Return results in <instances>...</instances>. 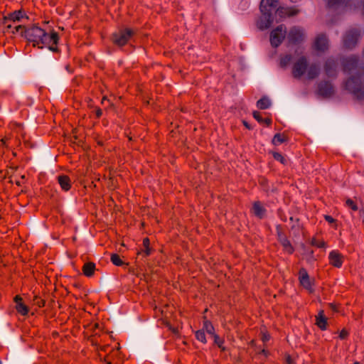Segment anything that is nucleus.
I'll list each match as a JSON object with an SVG mask.
<instances>
[{"mask_svg": "<svg viewBox=\"0 0 364 364\" xmlns=\"http://www.w3.org/2000/svg\"><path fill=\"white\" fill-rule=\"evenodd\" d=\"M272 155L275 160L281 162L282 164H286L287 160L280 153L273 152Z\"/></svg>", "mask_w": 364, "mask_h": 364, "instance_id": "40", "label": "nucleus"}, {"mask_svg": "<svg viewBox=\"0 0 364 364\" xmlns=\"http://www.w3.org/2000/svg\"><path fill=\"white\" fill-rule=\"evenodd\" d=\"M299 281L300 284L306 289L310 291L311 292L313 291L312 289V282L310 279L309 275L306 271V269L304 267L301 268L299 271Z\"/></svg>", "mask_w": 364, "mask_h": 364, "instance_id": "14", "label": "nucleus"}, {"mask_svg": "<svg viewBox=\"0 0 364 364\" xmlns=\"http://www.w3.org/2000/svg\"><path fill=\"white\" fill-rule=\"evenodd\" d=\"M293 220H294L293 217H291V218H290V220H291V221H293Z\"/></svg>", "mask_w": 364, "mask_h": 364, "instance_id": "57", "label": "nucleus"}, {"mask_svg": "<svg viewBox=\"0 0 364 364\" xmlns=\"http://www.w3.org/2000/svg\"><path fill=\"white\" fill-rule=\"evenodd\" d=\"M111 262L116 266L120 267L122 266L124 262L120 258V256L118 254H112L110 257Z\"/></svg>", "mask_w": 364, "mask_h": 364, "instance_id": "34", "label": "nucleus"}, {"mask_svg": "<svg viewBox=\"0 0 364 364\" xmlns=\"http://www.w3.org/2000/svg\"><path fill=\"white\" fill-rule=\"evenodd\" d=\"M329 306L333 311H337L336 305L333 304H329Z\"/></svg>", "mask_w": 364, "mask_h": 364, "instance_id": "52", "label": "nucleus"}, {"mask_svg": "<svg viewBox=\"0 0 364 364\" xmlns=\"http://www.w3.org/2000/svg\"><path fill=\"white\" fill-rule=\"evenodd\" d=\"M95 270L96 265L93 262H87L82 267V274L87 277H92L95 274Z\"/></svg>", "mask_w": 364, "mask_h": 364, "instance_id": "23", "label": "nucleus"}, {"mask_svg": "<svg viewBox=\"0 0 364 364\" xmlns=\"http://www.w3.org/2000/svg\"><path fill=\"white\" fill-rule=\"evenodd\" d=\"M363 55H364V48H363Z\"/></svg>", "mask_w": 364, "mask_h": 364, "instance_id": "59", "label": "nucleus"}, {"mask_svg": "<svg viewBox=\"0 0 364 364\" xmlns=\"http://www.w3.org/2000/svg\"><path fill=\"white\" fill-rule=\"evenodd\" d=\"M60 188L64 191H68L72 187L70 178L67 175H60L57 177Z\"/></svg>", "mask_w": 364, "mask_h": 364, "instance_id": "21", "label": "nucleus"}, {"mask_svg": "<svg viewBox=\"0 0 364 364\" xmlns=\"http://www.w3.org/2000/svg\"><path fill=\"white\" fill-rule=\"evenodd\" d=\"M24 38L28 41L33 43V46H37L38 48H43L44 46L54 52L59 53L58 44L59 41L58 33L52 31L50 33H48L44 29L40 28L36 25H32L27 28L26 31H24Z\"/></svg>", "mask_w": 364, "mask_h": 364, "instance_id": "1", "label": "nucleus"}, {"mask_svg": "<svg viewBox=\"0 0 364 364\" xmlns=\"http://www.w3.org/2000/svg\"><path fill=\"white\" fill-rule=\"evenodd\" d=\"M311 245L318 248H323L326 247V242L323 240H318L315 237L312 238Z\"/></svg>", "mask_w": 364, "mask_h": 364, "instance_id": "37", "label": "nucleus"}, {"mask_svg": "<svg viewBox=\"0 0 364 364\" xmlns=\"http://www.w3.org/2000/svg\"><path fill=\"white\" fill-rule=\"evenodd\" d=\"M261 339L264 343H265L270 339V336L267 333H262Z\"/></svg>", "mask_w": 364, "mask_h": 364, "instance_id": "45", "label": "nucleus"}, {"mask_svg": "<svg viewBox=\"0 0 364 364\" xmlns=\"http://www.w3.org/2000/svg\"><path fill=\"white\" fill-rule=\"evenodd\" d=\"M308 68L307 58L305 56L300 57L294 64L292 75L294 78L299 79L306 72Z\"/></svg>", "mask_w": 364, "mask_h": 364, "instance_id": "8", "label": "nucleus"}, {"mask_svg": "<svg viewBox=\"0 0 364 364\" xmlns=\"http://www.w3.org/2000/svg\"><path fill=\"white\" fill-rule=\"evenodd\" d=\"M318 94L325 98L330 97L334 94V87L329 81H321L318 85Z\"/></svg>", "mask_w": 364, "mask_h": 364, "instance_id": "11", "label": "nucleus"}, {"mask_svg": "<svg viewBox=\"0 0 364 364\" xmlns=\"http://www.w3.org/2000/svg\"><path fill=\"white\" fill-rule=\"evenodd\" d=\"M260 354H262V355H265V356H267V355H268V354H269V352H268V350H265V349H262V350H261V352H260Z\"/></svg>", "mask_w": 364, "mask_h": 364, "instance_id": "51", "label": "nucleus"}, {"mask_svg": "<svg viewBox=\"0 0 364 364\" xmlns=\"http://www.w3.org/2000/svg\"><path fill=\"white\" fill-rule=\"evenodd\" d=\"M252 213L258 218L262 219L266 215V209L260 201H255L252 205Z\"/></svg>", "mask_w": 364, "mask_h": 364, "instance_id": "22", "label": "nucleus"}, {"mask_svg": "<svg viewBox=\"0 0 364 364\" xmlns=\"http://www.w3.org/2000/svg\"><path fill=\"white\" fill-rule=\"evenodd\" d=\"M273 16L265 13H262V15L256 22V25L259 30L263 31L268 28L273 23Z\"/></svg>", "mask_w": 364, "mask_h": 364, "instance_id": "15", "label": "nucleus"}, {"mask_svg": "<svg viewBox=\"0 0 364 364\" xmlns=\"http://www.w3.org/2000/svg\"><path fill=\"white\" fill-rule=\"evenodd\" d=\"M298 0H290L291 2H293V3H295Z\"/></svg>", "mask_w": 364, "mask_h": 364, "instance_id": "55", "label": "nucleus"}, {"mask_svg": "<svg viewBox=\"0 0 364 364\" xmlns=\"http://www.w3.org/2000/svg\"><path fill=\"white\" fill-rule=\"evenodd\" d=\"M14 301L16 303V309L19 314L26 316L28 314L29 308L23 303V299L20 295L15 296Z\"/></svg>", "mask_w": 364, "mask_h": 364, "instance_id": "18", "label": "nucleus"}, {"mask_svg": "<svg viewBox=\"0 0 364 364\" xmlns=\"http://www.w3.org/2000/svg\"><path fill=\"white\" fill-rule=\"evenodd\" d=\"M288 43L290 45H298L301 43L305 38V33L302 28L293 26L290 28L287 34Z\"/></svg>", "mask_w": 364, "mask_h": 364, "instance_id": "5", "label": "nucleus"}, {"mask_svg": "<svg viewBox=\"0 0 364 364\" xmlns=\"http://www.w3.org/2000/svg\"><path fill=\"white\" fill-rule=\"evenodd\" d=\"M293 57L291 54L281 55L279 58V66L282 68H286L292 61Z\"/></svg>", "mask_w": 364, "mask_h": 364, "instance_id": "29", "label": "nucleus"}, {"mask_svg": "<svg viewBox=\"0 0 364 364\" xmlns=\"http://www.w3.org/2000/svg\"><path fill=\"white\" fill-rule=\"evenodd\" d=\"M346 205L347 207L353 210V211H357L358 210V207L355 201H353L350 198H348L346 200Z\"/></svg>", "mask_w": 364, "mask_h": 364, "instance_id": "39", "label": "nucleus"}, {"mask_svg": "<svg viewBox=\"0 0 364 364\" xmlns=\"http://www.w3.org/2000/svg\"><path fill=\"white\" fill-rule=\"evenodd\" d=\"M359 216L362 220L363 223L364 224V209H361L359 210Z\"/></svg>", "mask_w": 364, "mask_h": 364, "instance_id": "49", "label": "nucleus"}, {"mask_svg": "<svg viewBox=\"0 0 364 364\" xmlns=\"http://www.w3.org/2000/svg\"><path fill=\"white\" fill-rule=\"evenodd\" d=\"M287 35L286 27L284 25L277 26L270 33V43L272 47L277 48L283 42Z\"/></svg>", "mask_w": 364, "mask_h": 364, "instance_id": "6", "label": "nucleus"}, {"mask_svg": "<svg viewBox=\"0 0 364 364\" xmlns=\"http://www.w3.org/2000/svg\"><path fill=\"white\" fill-rule=\"evenodd\" d=\"M363 14H364V0H363Z\"/></svg>", "mask_w": 364, "mask_h": 364, "instance_id": "54", "label": "nucleus"}, {"mask_svg": "<svg viewBox=\"0 0 364 364\" xmlns=\"http://www.w3.org/2000/svg\"><path fill=\"white\" fill-rule=\"evenodd\" d=\"M358 71L360 74L357 76H359L361 78V75H364V64L359 68Z\"/></svg>", "mask_w": 364, "mask_h": 364, "instance_id": "47", "label": "nucleus"}, {"mask_svg": "<svg viewBox=\"0 0 364 364\" xmlns=\"http://www.w3.org/2000/svg\"><path fill=\"white\" fill-rule=\"evenodd\" d=\"M16 184L18 186H21V183H20V181H16Z\"/></svg>", "mask_w": 364, "mask_h": 364, "instance_id": "53", "label": "nucleus"}, {"mask_svg": "<svg viewBox=\"0 0 364 364\" xmlns=\"http://www.w3.org/2000/svg\"><path fill=\"white\" fill-rule=\"evenodd\" d=\"M324 219L326 221H327L329 223H334L336 221L332 216L328 215H325Z\"/></svg>", "mask_w": 364, "mask_h": 364, "instance_id": "43", "label": "nucleus"}, {"mask_svg": "<svg viewBox=\"0 0 364 364\" xmlns=\"http://www.w3.org/2000/svg\"><path fill=\"white\" fill-rule=\"evenodd\" d=\"M135 33L136 32L133 29L125 28L112 33L111 39L114 45L122 47L127 44Z\"/></svg>", "mask_w": 364, "mask_h": 364, "instance_id": "3", "label": "nucleus"}, {"mask_svg": "<svg viewBox=\"0 0 364 364\" xmlns=\"http://www.w3.org/2000/svg\"><path fill=\"white\" fill-rule=\"evenodd\" d=\"M353 364H360L359 362L356 361Z\"/></svg>", "mask_w": 364, "mask_h": 364, "instance_id": "58", "label": "nucleus"}, {"mask_svg": "<svg viewBox=\"0 0 364 364\" xmlns=\"http://www.w3.org/2000/svg\"><path fill=\"white\" fill-rule=\"evenodd\" d=\"M328 318L325 316L324 311L320 310L318 315L316 316V325L322 331L327 328Z\"/></svg>", "mask_w": 364, "mask_h": 364, "instance_id": "20", "label": "nucleus"}, {"mask_svg": "<svg viewBox=\"0 0 364 364\" xmlns=\"http://www.w3.org/2000/svg\"><path fill=\"white\" fill-rule=\"evenodd\" d=\"M277 0H262L259 5V9L261 13H265L273 16V11L277 9Z\"/></svg>", "mask_w": 364, "mask_h": 364, "instance_id": "13", "label": "nucleus"}, {"mask_svg": "<svg viewBox=\"0 0 364 364\" xmlns=\"http://www.w3.org/2000/svg\"><path fill=\"white\" fill-rule=\"evenodd\" d=\"M337 67L338 63L334 58H328L323 65L325 74L328 77H336L337 76Z\"/></svg>", "mask_w": 364, "mask_h": 364, "instance_id": "12", "label": "nucleus"}, {"mask_svg": "<svg viewBox=\"0 0 364 364\" xmlns=\"http://www.w3.org/2000/svg\"><path fill=\"white\" fill-rule=\"evenodd\" d=\"M203 331L205 330L208 334L213 336L215 333V328L212 323L207 320L205 317H204L203 320Z\"/></svg>", "mask_w": 364, "mask_h": 364, "instance_id": "31", "label": "nucleus"}, {"mask_svg": "<svg viewBox=\"0 0 364 364\" xmlns=\"http://www.w3.org/2000/svg\"><path fill=\"white\" fill-rule=\"evenodd\" d=\"M1 141H2L4 144H5V143H6V139H1Z\"/></svg>", "mask_w": 364, "mask_h": 364, "instance_id": "56", "label": "nucleus"}, {"mask_svg": "<svg viewBox=\"0 0 364 364\" xmlns=\"http://www.w3.org/2000/svg\"><path fill=\"white\" fill-rule=\"evenodd\" d=\"M279 242L282 245L284 250L287 253H288L289 255H291L294 253V248L291 244L290 241L288 240V238H286Z\"/></svg>", "mask_w": 364, "mask_h": 364, "instance_id": "30", "label": "nucleus"}, {"mask_svg": "<svg viewBox=\"0 0 364 364\" xmlns=\"http://www.w3.org/2000/svg\"><path fill=\"white\" fill-rule=\"evenodd\" d=\"M33 302L35 305L38 306V307L41 308L45 306L46 301L44 299H41L38 296H34L33 299Z\"/></svg>", "mask_w": 364, "mask_h": 364, "instance_id": "38", "label": "nucleus"}, {"mask_svg": "<svg viewBox=\"0 0 364 364\" xmlns=\"http://www.w3.org/2000/svg\"><path fill=\"white\" fill-rule=\"evenodd\" d=\"M359 58L356 55H350L342 60V69L345 73H350L358 68Z\"/></svg>", "mask_w": 364, "mask_h": 364, "instance_id": "10", "label": "nucleus"}, {"mask_svg": "<svg viewBox=\"0 0 364 364\" xmlns=\"http://www.w3.org/2000/svg\"><path fill=\"white\" fill-rule=\"evenodd\" d=\"M328 48V40L324 33L318 34L314 41V48L317 51L324 52Z\"/></svg>", "mask_w": 364, "mask_h": 364, "instance_id": "16", "label": "nucleus"}, {"mask_svg": "<svg viewBox=\"0 0 364 364\" xmlns=\"http://www.w3.org/2000/svg\"><path fill=\"white\" fill-rule=\"evenodd\" d=\"M285 364H295L294 360L290 355H286Z\"/></svg>", "mask_w": 364, "mask_h": 364, "instance_id": "44", "label": "nucleus"}, {"mask_svg": "<svg viewBox=\"0 0 364 364\" xmlns=\"http://www.w3.org/2000/svg\"><path fill=\"white\" fill-rule=\"evenodd\" d=\"M259 184L262 186L264 191L268 192L269 187L268 185V181L265 178H262L259 181Z\"/></svg>", "mask_w": 364, "mask_h": 364, "instance_id": "41", "label": "nucleus"}, {"mask_svg": "<svg viewBox=\"0 0 364 364\" xmlns=\"http://www.w3.org/2000/svg\"><path fill=\"white\" fill-rule=\"evenodd\" d=\"M276 230H277V239H278L279 242H281L283 240L287 238L280 225H279L276 227Z\"/></svg>", "mask_w": 364, "mask_h": 364, "instance_id": "36", "label": "nucleus"}, {"mask_svg": "<svg viewBox=\"0 0 364 364\" xmlns=\"http://www.w3.org/2000/svg\"><path fill=\"white\" fill-rule=\"evenodd\" d=\"M271 106V102L267 97H262L257 102V107L260 109H268Z\"/></svg>", "mask_w": 364, "mask_h": 364, "instance_id": "28", "label": "nucleus"}, {"mask_svg": "<svg viewBox=\"0 0 364 364\" xmlns=\"http://www.w3.org/2000/svg\"><path fill=\"white\" fill-rule=\"evenodd\" d=\"M343 256L336 250H333L329 253V264L335 267L340 268L343 263Z\"/></svg>", "mask_w": 364, "mask_h": 364, "instance_id": "17", "label": "nucleus"}, {"mask_svg": "<svg viewBox=\"0 0 364 364\" xmlns=\"http://www.w3.org/2000/svg\"><path fill=\"white\" fill-rule=\"evenodd\" d=\"M289 137L284 133H277L272 139V144L275 146L288 141Z\"/></svg>", "mask_w": 364, "mask_h": 364, "instance_id": "26", "label": "nucleus"}, {"mask_svg": "<svg viewBox=\"0 0 364 364\" xmlns=\"http://www.w3.org/2000/svg\"><path fill=\"white\" fill-rule=\"evenodd\" d=\"M96 118L100 119L102 115V111L100 108H97L95 110Z\"/></svg>", "mask_w": 364, "mask_h": 364, "instance_id": "46", "label": "nucleus"}, {"mask_svg": "<svg viewBox=\"0 0 364 364\" xmlns=\"http://www.w3.org/2000/svg\"><path fill=\"white\" fill-rule=\"evenodd\" d=\"M253 117L259 122V123H264L267 127H269L272 124V119L267 117L263 119L262 114L258 111H254L252 113Z\"/></svg>", "mask_w": 364, "mask_h": 364, "instance_id": "27", "label": "nucleus"}, {"mask_svg": "<svg viewBox=\"0 0 364 364\" xmlns=\"http://www.w3.org/2000/svg\"><path fill=\"white\" fill-rule=\"evenodd\" d=\"M27 28L28 27H26L25 26H23V25H16V26L13 25V28H12L13 30L11 32L13 34H15L16 33H20L21 36L22 37H24V34H26V33L24 31H26Z\"/></svg>", "mask_w": 364, "mask_h": 364, "instance_id": "33", "label": "nucleus"}, {"mask_svg": "<svg viewBox=\"0 0 364 364\" xmlns=\"http://www.w3.org/2000/svg\"><path fill=\"white\" fill-rule=\"evenodd\" d=\"M195 334L196 338L198 341H200L203 343H207L206 336L203 329L196 331Z\"/></svg>", "mask_w": 364, "mask_h": 364, "instance_id": "35", "label": "nucleus"}, {"mask_svg": "<svg viewBox=\"0 0 364 364\" xmlns=\"http://www.w3.org/2000/svg\"><path fill=\"white\" fill-rule=\"evenodd\" d=\"M277 11L278 12L279 15L281 17L284 16H294L297 15L299 13V10L296 9L295 6H291V7H279L277 9Z\"/></svg>", "mask_w": 364, "mask_h": 364, "instance_id": "19", "label": "nucleus"}, {"mask_svg": "<svg viewBox=\"0 0 364 364\" xmlns=\"http://www.w3.org/2000/svg\"><path fill=\"white\" fill-rule=\"evenodd\" d=\"M142 245L144 247V250H141V251L138 252L137 255H139L143 254L144 257L149 256L153 250L150 247V240L149 239V237H145L143 239Z\"/></svg>", "mask_w": 364, "mask_h": 364, "instance_id": "25", "label": "nucleus"}, {"mask_svg": "<svg viewBox=\"0 0 364 364\" xmlns=\"http://www.w3.org/2000/svg\"><path fill=\"white\" fill-rule=\"evenodd\" d=\"M306 70H307L308 78L310 80L315 79L319 75V67L316 63L311 64L307 68Z\"/></svg>", "mask_w": 364, "mask_h": 364, "instance_id": "24", "label": "nucleus"}, {"mask_svg": "<svg viewBox=\"0 0 364 364\" xmlns=\"http://www.w3.org/2000/svg\"><path fill=\"white\" fill-rule=\"evenodd\" d=\"M23 18H28L26 13L22 10L15 11L7 16H4L2 18V24L4 26V32L9 33L10 30L13 28V24L21 21Z\"/></svg>", "mask_w": 364, "mask_h": 364, "instance_id": "4", "label": "nucleus"}, {"mask_svg": "<svg viewBox=\"0 0 364 364\" xmlns=\"http://www.w3.org/2000/svg\"><path fill=\"white\" fill-rule=\"evenodd\" d=\"M214 339V343L218 346V347L220 349L221 351H225L226 348L223 346L225 341L223 338H220V336L218 334H214L213 336Z\"/></svg>", "mask_w": 364, "mask_h": 364, "instance_id": "32", "label": "nucleus"}, {"mask_svg": "<svg viewBox=\"0 0 364 364\" xmlns=\"http://www.w3.org/2000/svg\"><path fill=\"white\" fill-rule=\"evenodd\" d=\"M349 335V333L346 329H342L339 333V338L342 340L346 339Z\"/></svg>", "mask_w": 364, "mask_h": 364, "instance_id": "42", "label": "nucleus"}, {"mask_svg": "<svg viewBox=\"0 0 364 364\" xmlns=\"http://www.w3.org/2000/svg\"><path fill=\"white\" fill-rule=\"evenodd\" d=\"M105 361L107 364H112V360L110 359V357L109 355L105 357Z\"/></svg>", "mask_w": 364, "mask_h": 364, "instance_id": "50", "label": "nucleus"}, {"mask_svg": "<svg viewBox=\"0 0 364 364\" xmlns=\"http://www.w3.org/2000/svg\"><path fill=\"white\" fill-rule=\"evenodd\" d=\"M328 8L352 9L357 7L358 0H326Z\"/></svg>", "mask_w": 364, "mask_h": 364, "instance_id": "9", "label": "nucleus"}, {"mask_svg": "<svg viewBox=\"0 0 364 364\" xmlns=\"http://www.w3.org/2000/svg\"><path fill=\"white\" fill-rule=\"evenodd\" d=\"M344 88L358 100H364V82L359 76H350L343 82Z\"/></svg>", "mask_w": 364, "mask_h": 364, "instance_id": "2", "label": "nucleus"}, {"mask_svg": "<svg viewBox=\"0 0 364 364\" xmlns=\"http://www.w3.org/2000/svg\"><path fill=\"white\" fill-rule=\"evenodd\" d=\"M360 36V31L356 28H353L348 31L343 40V46L346 49H352L354 48L358 41V38Z\"/></svg>", "mask_w": 364, "mask_h": 364, "instance_id": "7", "label": "nucleus"}, {"mask_svg": "<svg viewBox=\"0 0 364 364\" xmlns=\"http://www.w3.org/2000/svg\"><path fill=\"white\" fill-rule=\"evenodd\" d=\"M242 124H243V125H244L247 129H248L249 130L252 129V126H251V125H250V124L247 121L243 120V121H242Z\"/></svg>", "mask_w": 364, "mask_h": 364, "instance_id": "48", "label": "nucleus"}]
</instances>
